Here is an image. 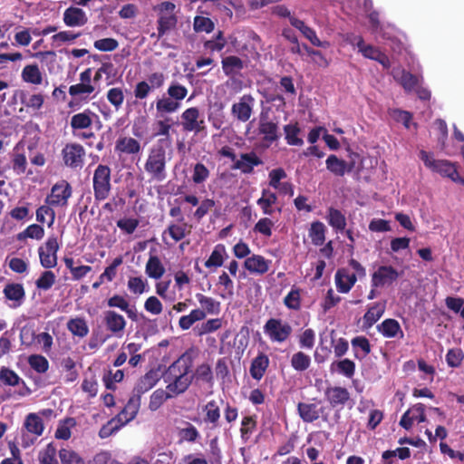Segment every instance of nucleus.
Listing matches in <instances>:
<instances>
[{"mask_svg": "<svg viewBox=\"0 0 464 464\" xmlns=\"http://www.w3.org/2000/svg\"><path fill=\"white\" fill-rule=\"evenodd\" d=\"M311 364V358L303 352H297L291 358V366L297 372L306 371Z\"/></svg>", "mask_w": 464, "mask_h": 464, "instance_id": "obj_48", "label": "nucleus"}, {"mask_svg": "<svg viewBox=\"0 0 464 464\" xmlns=\"http://www.w3.org/2000/svg\"><path fill=\"white\" fill-rule=\"evenodd\" d=\"M140 400L141 397L139 394H135L133 392L132 396L129 399L125 407L121 410V411L117 414L118 420H122V416L125 413H128V418H126L123 423H129L138 414L140 407Z\"/></svg>", "mask_w": 464, "mask_h": 464, "instance_id": "obj_29", "label": "nucleus"}, {"mask_svg": "<svg viewBox=\"0 0 464 464\" xmlns=\"http://www.w3.org/2000/svg\"><path fill=\"white\" fill-rule=\"evenodd\" d=\"M145 170L157 181H163L167 178L166 152L160 148L152 150L144 165Z\"/></svg>", "mask_w": 464, "mask_h": 464, "instance_id": "obj_4", "label": "nucleus"}, {"mask_svg": "<svg viewBox=\"0 0 464 464\" xmlns=\"http://www.w3.org/2000/svg\"><path fill=\"white\" fill-rule=\"evenodd\" d=\"M285 139L289 145L294 146H301L304 141L302 139L298 138V134L300 132V129L297 126V123L295 124H286L284 126Z\"/></svg>", "mask_w": 464, "mask_h": 464, "instance_id": "obj_46", "label": "nucleus"}, {"mask_svg": "<svg viewBox=\"0 0 464 464\" xmlns=\"http://www.w3.org/2000/svg\"><path fill=\"white\" fill-rule=\"evenodd\" d=\"M140 142L131 137H121L115 143V151L125 154H137L140 151Z\"/></svg>", "mask_w": 464, "mask_h": 464, "instance_id": "obj_30", "label": "nucleus"}, {"mask_svg": "<svg viewBox=\"0 0 464 464\" xmlns=\"http://www.w3.org/2000/svg\"><path fill=\"white\" fill-rule=\"evenodd\" d=\"M257 132L261 136L265 148H269L273 143L278 141L281 137L279 123L269 117V114L261 111L257 124Z\"/></svg>", "mask_w": 464, "mask_h": 464, "instance_id": "obj_2", "label": "nucleus"}, {"mask_svg": "<svg viewBox=\"0 0 464 464\" xmlns=\"http://www.w3.org/2000/svg\"><path fill=\"white\" fill-rule=\"evenodd\" d=\"M179 437L182 441L195 442L199 438V432L195 426L187 422V427L179 430Z\"/></svg>", "mask_w": 464, "mask_h": 464, "instance_id": "obj_60", "label": "nucleus"}, {"mask_svg": "<svg viewBox=\"0 0 464 464\" xmlns=\"http://www.w3.org/2000/svg\"><path fill=\"white\" fill-rule=\"evenodd\" d=\"M28 363L30 367L38 373H44L49 368L47 359L40 354H33L28 357Z\"/></svg>", "mask_w": 464, "mask_h": 464, "instance_id": "obj_49", "label": "nucleus"}, {"mask_svg": "<svg viewBox=\"0 0 464 464\" xmlns=\"http://www.w3.org/2000/svg\"><path fill=\"white\" fill-rule=\"evenodd\" d=\"M326 169L335 176L343 177L345 173H350L354 168V162L347 163L339 159L336 155H330L325 160Z\"/></svg>", "mask_w": 464, "mask_h": 464, "instance_id": "obj_23", "label": "nucleus"}, {"mask_svg": "<svg viewBox=\"0 0 464 464\" xmlns=\"http://www.w3.org/2000/svg\"><path fill=\"white\" fill-rule=\"evenodd\" d=\"M191 372L192 360L185 354L179 357L163 373L167 391L171 392L175 397L184 393L194 379Z\"/></svg>", "mask_w": 464, "mask_h": 464, "instance_id": "obj_1", "label": "nucleus"}, {"mask_svg": "<svg viewBox=\"0 0 464 464\" xmlns=\"http://www.w3.org/2000/svg\"><path fill=\"white\" fill-rule=\"evenodd\" d=\"M226 254V248L225 246L222 244L217 245L210 256L208 258V260L205 262V266L208 268L210 267H219L223 265V256Z\"/></svg>", "mask_w": 464, "mask_h": 464, "instance_id": "obj_45", "label": "nucleus"}, {"mask_svg": "<svg viewBox=\"0 0 464 464\" xmlns=\"http://www.w3.org/2000/svg\"><path fill=\"white\" fill-rule=\"evenodd\" d=\"M177 17L174 14H160L158 19V38L162 37L168 31L177 24Z\"/></svg>", "mask_w": 464, "mask_h": 464, "instance_id": "obj_43", "label": "nucleus"}, {"mask_svg": "<svg viewBox=\"0 0 464 464\" xmlns=\"http://www.w3.org/2000/svg\"><path fill=\"white\" fill-rule=\"evenodd\" d=\"M399 272L392 266H380L372 274L371 286L373 288L392 285L398 280Z\"/></svg>", "mask_w": 464, "mask_h": 464, "instance_id": "obj_11", "label": "nucleus"}, {"mask_svg": "<svg viewBox=\"0 0 464 464\" xmlns=\"http://www.w3.org/2000/svg\"><path fill=\"white\" fill-rule=\"evenodd\" d=\"M290 24L292 26L299 30L302 34L314 46L327 48L330 46L329 42L321 41L315 33V31L306 25L304 21L296 18L290 17Z\"/></svg>", "mask_w": 464, "mask_h": 464, "instance_id": "obj_18", "label": "nucleus"}, {"mask_svg": "<svg viewBox=\"0 0 464 464\" xmlns=\"http://www.w3.org/2000/svg\"><path fill=\"white\" fill-rule=\"evenodd\" d=\"M181 126L185 132H193L199 134L206 132V123L204 118L200 116L199 110L197 107H190L185 110L181 115Z\"/></svg>", "mask_w": 464, "mask_h": 464, "instance_id": "obj_6", "label": "nucleus"}, {"mask_svg": "<svg viewBox=\"0 0 464 464\" xmlns=\"http://www.w3.org/2000/svg\"><path fill=\"white\" fill-rule=\"evenodd\" d=\"M324 410L325 408L321 406L319 402H299L297 404V413L305 423H312L321 416L326 420L327 415H324Z\"/></svg>", "mask_w": 464, "mask_h": 464, "instance_id": "obj_12", "label": "nucleus"}, {"mask_svg": "<svg viewBox=\"0 0 464 464\" xmlns=\"http://www.w3.org/2000/svg\"><path fill=\"white\" fill-rule=\"evenodd\" d=\"M0 381L9 386H16L20 384L22 379L13 370L7 367L0 369Z\"/></svg>", "mask_w": 464, "mask_h": 464, "instance_id": "obj_54", "label": "nucleus"}, {"mask_svg": "<svg viewBox=\"0 0 464 464\" xmlns=\"http://www.w3.org/2000/svg\"><path fill=\"white\" fill-rule=\"evenodd\" d=\"M146 274L154 279H160L165 273V268L157 256H150L145 268Z\"/></svg>", "mask_w": 464, "mask_h": 464, "instance_id": "obj_38", "label": "nucleus"}, {"mask_svg": "<svg viewBox=\"0 0 464 464\" xmlns=\"http://www.w3.org/2000/svg\"><path fill=\"white\" fill-rule=\"evenodd\" d=\"M193 28L198 33H210L214 30V23L208 17L196 16L194 18Z\"/></svg>", "mask_w": 464, "mask_h": 464, "instance_id": "obj_63", "label": "nucleus"}, {"mask_svg": "<svg viewBox=\"0 0 464 464\" xmlns=\"http://www.w3.org/2000/svg\"><path fill=\"white\" fill-rule=\"evenodd\" d=\"M464 359V353L460 348L450 349L446 354L447 364L451 368L460 366Z\"/></svg>", "mask_w": 464, "mask_h": 464, "instance_id": "obj_57", "label": "nucleus"}, {"mask_svg": "<svg viewBox=\"0 0 464 464\" xmlns=\"http://www.w3.org/2000/svg\"><path fill=\"white\" fill-rule=\"evenodd\" d=\"M103 321L108 331L117 337H121L126 326L124 317L112 310L103 313Z\"/></svg>", "mask_w": 464, "mask_h": 464, "instance_id": "obj_17", "label": "nucleus"}, {"mask_svg": "<svg viewBox=\"0 0 464 464\" xmlns=\"http://www.w3.org/2000/svg\"><path fill=\"white\" fill-rule=\"evenodd\" d=\"M351 343L354 350V356L358 359H362L371 353L369 340L364 336L354 337Z\"/></svg>", "mask_w": 464, "mask_h": 464, "instance_id": "obj_40", "label": "nucleus"}, {"mask_svg": "<svg viewBox=\"0 0 464 464\" xmlns=\"http://www.w3.org/2000/svg\"><path fill=\"white\" fill-rule=\"evenodd\" d=\"M21 78L24 82L34 85H40L44 81L43 73L35 63L25 65L22 70Z\"/></svg>", "mask_w": 464, "mask_h": 464, "instance_id": "obj_31", "label": "nucleus"}, {"mask_svg": "<svg viewBox=\"0 0 464 464\" xmlns=\"http://www.w3.org/2000/svg\"><path fill=\"white\" fill-rule=\"evenodd\" d=\"M58 250L59 244L57 237L54 235L50 236L44 246L38 248L41 266L44 268L55 267L57 265Z\"/></svg>", "mask_w": 464, "mask_h": 464, "instance_id": "obj_10", "label": "nucleus"}, {"mask_svg": "<svg viewBox=\"0 0 464 464\" xmlns=\"http://www.w3.org/2000/svg\"><path fill=\"white\" fill-rule=\"evenodd\" d=\"M98 116L90 109L84 110L82 112L76 113L72 116L70 125L72 130L88 129L92 124V118Z\"/></svg>", "mask_w": 464, "mask_h": 464, "instance_id": "obj_28", "label": "nucleus"}, {"mask_svg": "<svg viewBox=\"0 0 464 464\" xmlns=\"http://www.w3.org/2000/svg\"><path fill=\"white\" fill-rule=\"evenodd\" d=\"M62 464H84L83 459L71 449H62L59 451Z\"/></svg>", "mask_w": 464, "mask_h": 464, "instance_id": "obj_50", "label": "nucleus"}, {"mask_svg": "<svg viewBox=\"0 0 464 464\" xmlns=\"http://www.w3.org/2000/svg\"><path fill=\"white\" fill-rule=\"evenodd\" d=\"M40 464H59L56 459V448L49 443L44 450L39 453Z\"/></svg>", "mask_w": 464, "mask_h": 464, "instance_id": "obj_51", "label": "nucleus"}, {"mask_svg": "<svg viewBox=\"0 0 464 464\" xmlns=\"http://www.w3.org/2000/svg\"><path fill=\"white\" fill-rule=\"evenodd\" d=\"M93 92L94 86L92 85V83L80 82L69 87V94L74 99H79L81 101L88 100L90 98V94Z\"/></svg>", "mask_w": 464, "mask_h": 464, "instance_id": "obj_36", "label": "nucleus"}, {"mask_svg": "<svg viewBox=\"0 0 464 464\" xmlns=\"http://www.w3.org/2000/svg\"><path fill=\"white\" fill-rule=\"evenodd\" d=\"M76 421L73 418H66L64 423L59 425L55 430V438L60 440H68L71 437L70 427H73Z\"/></svg>", "mask_w": 464, "mask_h": 464, "instance_id": "obj_64", "label": "nucleus"}, {"mask_svg": "<svg viewBox=\"0 0 464 464\" xmlns=\"http://www.w3.org/2000/svg\"><path fill=\"white\" fill-rule=\"evenodd\" d=\"M254 102L255 100L250 94L243 95L238 102L232 105V115L239 121H247L253 113Z\"/></svg>", "mask_w": 464, "mask_h": 464, "instance_id": "obj_14", "label": "nucleus"}, {"mask_svg": "<svg viewBox=\"0 0 464 464\" xmlns=\"http://www.w3.org/2000/svg\"><path fill=\"white\" fill-rule=\"evenodd\" d=\"M179 107L180 102L174 101L169 97H163L156 102V110L160 114L176 112Z\"/></svg>", "mask_w": 464, "mask_h": 464, "instance_id": "obj_47", "label": "nucleus"}, {"mask_svg": "<svg viewBox=\"0 0 464 464\" xmlns=\"http://www.w3.org/2000/svg\"><path fill=\"white\" fill-rule=\"evenodd\" d=\"M386 308V302H377L368 307L362 317L363 326L372 327L383 315Z\"/></svg>", "mask_w": 464, "mask_h": 464, "instance_id": "obj_26", "label": "nucleus"}, {"mask_svg": "<svg viewBox=\"0 0 464 464\" xmlns=\"http://www.w3.org/2000/svg\"><path fill=\"white\" fill-rule=\"evenodd\" d=\"M326 227L321 221H314L311 224L308 235L311 238L312 244L320 246L325 241Z\"/></svg>", "mask_w": 464, "mask_h": 464, "instance_id": "obj_34", "label": "nucleus"}, {"mask_svg": "<svg viewBox=\"0 0 464 464\" xmlns=\"http://www.w3.org/2000/svg\"><path fill=\"white\" fill-rule=\"evenodd\" d=\"M378 331L386 338L396 337L399 334L403 336L401 325L395 319H385L377 326Z\"/></svg>", "mask_w": 464, "mask_h": 464, "instance_id": "obj_32", "label": "nucleus"}, {"mask_svg": "<svg viewBox=\"0 0 464 464\" xmlns=\"http://www.w3.org/2000/svg\"><path fill=\"white\" fill-rule=\"evenodd\" d=\"M269 366V358L266 354L260 353L256 358L253 359L249 372L253 379L260 381L266 369Z\"/></svg>", "mask_w": 464, "mask_h": 464, "instance_id": "obj_27", "label": "nucleus"}, {"mask_svg": "<svg viewBox=\"0 0 464 464\" xmlns=\"http://www.w3.org/2000/svg\"><path fill=\"white\" fill-rule=\"evenodd\" d=\"M285 305L291 310H299L301 307L300 291L298 288H292L284 298Z\"/></svg>", "mask_w": 464, "mask_h": 464, "instance_id": "obj_59", "label": "nucleus"}, {"mask_svg": "<svg viewBox=\"0 0 464 464\" xmlns=\"http://www.w3.org/2000/svg\"><path fill=\"white\" fill-rule=\"evenodd\" d=\"M160 379L159 372L151 369L139 379L132 392L141 397L142 394L152 389Z\"/></svg>", "mask_w": 464, "mask_h": 464, "instance_id": "obj_22", "label": "nucleus"}, {"mask_svg": "<svg viewBox=\"0 0 464 464\" xmlns=\"http://www.w3.org/2000/svg\"><path fill=\"white\" fill-rule=\"evenodd\" d=\"M68 330L75 336L85 337L89 333V327L85 319L76 317L70 319L67 323Z\"/></svg>", "mask_w": 464, "mask_h": 464, "instance_id": "obj_41", "label": "nucleus"}, {"mask_svg": "<svg viewBox=\"0 0 464 464\" xmlns=\"http://www.w3.org/2000/svg\"><path fill=\"white\" fill-rule=\"evenodd\" d=\"M148 126V116L146 114L140 115L133 120L132 134L137 138H141L146 132Z\"/></svg>", "mask_w": 464, "mask_h": 464, "instance_id": "obj_62", "label": "nucleus"}, {"mask_svg": "<svg viewBox=\"0 0 464 464\" xmlns=\"http://www.w3.org/2000/svg\"><path fill=\"white\" fill-rule=\"evenodd\" d=\"M85 150L79 143H68L62 150L63 160L71 169H81L83 166Z\"/></svg>", "mask_w": 464, "mask_h": 464, "instance_id": "obj_9", "label": "nucleus"}, {"mask_svg": "<svg viewBox=\"0 0 464 464\" xmlns=\"http://www.w3.org/2000/svg\"><path fill=\"white\" fill-rule=\"evenodd\" d=\"M358 278L355 273H350L347 268H340L335 273V285L338 292L346 294L354 285Z\"/></svg>", "mask_w": 464, "mask_h": 464, "instance_id": "obj_20", "label": "nucleus"}, {"mask_svg": "<svg viewBox=\"0 0 464 464\" xmlns=\"http://www.w3.org/2000/svg\"><path fill=\"white\" fill-rule=\"evenodd\" d=\"M324 398L333 408H343L350 401V392L344 387L329 386L324 390Z\"/></svg>", "mask_w": 464, "mask_h": 464, "instance_id": "obj_16", "label": "nucleus"}, {"mask_svg": "<svg viewBox=\"0 0 464 464\" xmlns=\"http://www.w3.org/2000/svg\"><path fill=\"white\" fill-rule=\"evenodd\" d=\"M169 98L180 102L188 94V89L178 82H172L167 90Z\"/></svg>", "mask_w": 464, "mask_h": 464, "instance_id": "obj_58", "label": "nucleus"}, {"mask_svg": "<svg viewBox=\"0 0 464 464\" xmlns=\"http://www.w3.org/2000/svg\"><path fill=\"white\" fill-rule=\"evenodd\" d=\"M186 227L184 222L181 224L171 223L163 234L168 233L175 242H179L186 237Z\"/></svg>", "mask_w": 464, "mask_h": 464, "instance_id": "obj_55", "label": "nucleus"}, {"mask_svg": "<svg viewBox=\"0 0 464 464\" xmlns=\"http://www.w3.org/2000/svg\"><path fill=\"white\" fill-rule=\"evenodd\" d=\"M24 428L28 433L34 434V438L31 439L30 441H25V435H23V445L28 447L34 443V441L43 434L44 426L41 417L35 413H30L27 415L24 423Z\"/></svg>", "mask_w": 464, "mask_h": 464, "instance_id": "obj_19", "label": "nucleus"}, {"mask_svg": "<svg viewBox=\"0 0 464 464\" xmlns=\"http://www.w3.org/2000/svg\"><path fill=\"white\" fill-rule=\"evenodd\" d=\"M55 278L53 272L50 270L44 271L35 281V285L39 290L47 291L54 285Z\"/></svg>", "mask_w": 464, "mask_h": 464, "instance_id": "obj_53", "label": "nucleus"}, {"mask_svg": "<svg viewBox=\"0 0 464 464\" xmlns=\"http://www.w3.org/2000/svg\"><path fill=\"white\" fill-rule=\"evenodd\" d=\"M282 36L293 44L290 48L292 53L302 55L301 44L294 30L291 28H284L282 30Z\"/></svg>", "mask_w": 464, "mask_h": 464, "instance_id": "obj_61", "label": "nucleus"}, {"mask_svg": "<svg viewBox=\"0 0 464 464\" xmlns=\"http://www.w3.org/2000/svg\"><path fill=\"white\" fill-rule=\"evenodd\" d=\"M420 160L424 165L435 172L440 173L450 179H458V171L455 166L448 160H435L429 153L421 150L420 153Z\"/></svg>", "mask_w": 464, "mask_h": 464, "instance_id": "obj_7", "label": "nucleus"}, {"mask_svg": "<svg viewBox=\"0 0 464 464\" xmlns=\"http://www.w3.org/2000/svg\"><path fill=\"white\" fill-rule=\"evenodd\" d=\"M270 263L260 255H253L245 260L244 266L251 274L264 275L268 271Z\"/></svg>", "mask_w": 464, "mask_h": 464, "instance_id": "obj_25", "label": "nucleus"}, {"mask_svg": "<svg viewBox=\"0 0 464 464\" xmlns=\"http://www.w3.org/2000/svg\"><path fill=\"white\" fill-rule=\"evenodd\" d=\"M174 397L175 396L171 392L158 389L150 395L149 408L150 411H155L164 403L165 401Z\"/></svg>", "mask_w": 464, "mask_h": 464, "instance_id": "obj_42", "label": "nucleus"}, {"mask_svg": "<svg viewBox=\"0 0 464 464\" xmlns=\"http://www.w3.org/2000/svg\"><path fill=\"white\" fill-rule=\"evenodd\" d=\"M196 298L203 308L202 310L206 312V314H218L220 313V302L217 301L216 299L206 296L199 293L196 294Z\"/></svg>", "mask_w": 464, "mask_h": 464, "instance_id": "obj_37", "label": "nucleus"}, {"mask_svg": "<svg viewBox=\"0 0 464 464\" xmlns=\"http://www.w3.org/2000/svg\"><path fill=\"white\" fill-rule=\"evenodd\" d=\"M3 293L7 300L13 302V304H10V307L13 308H17L21 306L25 299V291L22 284H7L5 286Z\"/></svg>", "mask_w": 464, "mask_h": 464, "instance_id": "obj_21", "label": "nucleus"}, {"mask_svg": "<svg viewBox=\"0 0 464 464\" xmlns=\"http://www.w3.org/2000/svg\"><path fill=\"white\" fill-rule=\"evenodd\" d=\"M92 184L95 199H106L111 189V169L106 165H98L93 173Z\"/></svg>", "mask_w": 464, "mask_h": 464, "instance_id": "obj_3", "label": "nucleus"}, {"mask_svg": "<svg viewBox=\"0 0 464 464\" xmlns=\"http://www.w3.org/2000/svg\"><path fill=\"white\" fill-rule=\"evenodd\" d=\"M331 371H336L346 378H352L355 372V363L350 359L335 361L331 364Z\"/></svg>", "mask_w": 464, "mask_h": 464, "instance_id": "obj_39", "label": "nucleus"}, {"mask_svg": "<svg viewBox=\"0 0 464 464\" xmlns=\"http://www.w3.org/2000/svg\"><path fill=\"white\" fill-rule=\"evenodd\" d=\"M264 164L262 159L254 151L241 153L239 159L233 164V169H239L241 173L249 175L254 172L255 167Z\"/></svg>", "mask_w": 464, "mask_h": 464, "instance_id": "obj_13", "label": "nucleus"}, {"mask_svg": "<svg viewBox=\"0 0 464 464\" xmlns=\"http://www.w3.org/2000/svg\"><path fill=\"white\" fill-rule=\"evenodd\" d=\"M394 78L397 79V76L394 75ZM398 80L400 81L402 87L409 92L418 87L419 85V79L415 75L404 70L401 72V76L398 78Z\"/></svg>", "mask_w": 464, "mask_h": 464, "instance_id": "obj_56", "label": "nucleus"}, {"mask_svg": "<svg viewBox=\"0 0 464 464\" xmlns=\"http://www.w3.org/2000/svg\"><path fill=\"white\" fill-rule=\"evenodd\" d=\"M44 236V229L38 224L28 226L24 231L17 234V240L23 241L26 238L40 240Z\"/></svg>", "mask_w": 464, "mask_h": 464, "instance_id": "obj_44", "label": "nucleus"}, {"mask_svg": "<svg viewBox=\"0 0 464 464\" xmlns=\"http://www.w3.org/2000/svg\"><path fill=\"white\" fill-rule=\"evenodd\" d=\"M72 193L71 185L67 181L62 180L53 186L50 195L45 198V203L52 207H65Z\"/></svg>", "mask_w": 464, "mask_h": 464, "instance_id": "obj_8", "label": "nucleus"}, {"mask_svg": "<svg viewBox=\"0 0 464 464\" xmlns=\"http://www.w3.org/2000/svg\"><path fill=\"white\" fill-rule=\"evenodd\" d=\"M222 70L225 75L228 76L234 83H240L236 77L241 75V71L245 68V62L236 55H228L221 61Z\"/></svg>", "mask_w": 464, "mask_h": 464, "instance_id": "obj_15", "label": "nucleus"}, {"mask_svg": "<svg viewBox=\"0 0 464 464\" xmlns=\"http://www.w3.org/2000/svg\"><path fill=\"white\" fill-rule=\"evenodd\" d=\"M263 329L273 343L285 342L293 332L292 326L287 322L276 318L268 319Z\"/></svg>", "mask_w": 464, "mask_h": 464, "instance_id": "obj_5", "label": "nucleus"}, {"mask_svg": "<svg viewBox=\"0 0 464 464\" xmlns=\"http://www.w3.org/2000/svg\"><path fill=\"white\" fill-rule=\"evenodd\" d=\"M204 422L211 424V428L219 426L220 410L216 401H209L204 408Z\"/></svg>", "mask_w": 464, "mask_h": 464, "instance_id": "obj_33", "label": "nucleus"}, {"mask_svg": "<svg viewBox=\"0 0 464 464\" xmlns=\"http://www.w3.org/2000/svg\"><path fill=\"white\" fill-rule=\"evenodd\" d=\"M326 218L329 225L336 231H343L345 229L346 218L339 209L330 208L327 211Z\"/></svg>", "mask_w": 464, "mask_h": 464, "instance_id": "obj_35", "label": "nucleus"}, {"mask_svg": "<svg viewBox=\"0 0 464 464\" xmlns=\"http://www.w3.org/2000/svg\"><path fill=\"white\" fill-rule=\"evenodd\" d=\"M63 19L64 24L70 27L82 26L88 21L85 12L79 7L73 6L65 9Z\"/></svg>", "mask_w": 464, "mask_h": 464, "instance_id": "obj_24", "label": "nucleus"}, {"mask_svg": "<svg viewBox=\"0 0 464 464\" xmlns=\"http://www.w3.org/2000/svg\"><path fill=\"white\" fill-rule=\"evenodd\" d=\"M106 96L108 102L115 108L116 111H119L121 108L124 102V94L120 87L111 88L107 92Z\"/></svg>", "mask_w": 464, "mask_h": 464, "instance_id": "obj_52", "label": "nucleus"}]
</instances>
